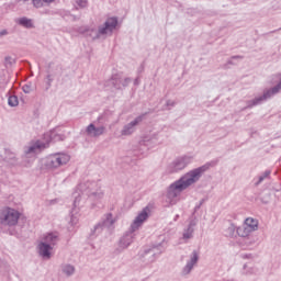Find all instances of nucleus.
<instances>
[{"mask_svg":"<svg viewBox=\"0 0 281 281\" xmlns=\"http://www.w3.org/2000/svg\"><path fill=\"white\" fill-rule=\"evenodd\" d=\"M132 79L131 78H122V89H124L125 87H128V85H131Z\"/></svg>","mask_w":281,"mask_h":281,"instance_id":"nucleus-29","label":"nucleus"},{"mask_svg":"<svg viewBox=\"0 0 281 281\" xmlns=\"http://www.w3.org/2000/svg\"><path fill=\"white\" fill-rule=\"evenodd\" d=\"M190 164H192L191 156L178 157L168 166L169 172H179L190 166Z\"/></svg>","mask_w":281,"mask_h":281,"instance_id":"nucleus-9","label":"nucleus"},{"mask_svg":"<svg viewBox=\"0 0 281 281\" xmlns=\"http://www.w3.org/2000/svg\"><path fill=\"white\" fill-rule=\"evenodd\" d=\"M4 166H16L19 160L16 159V154L10 149H4L3 154L0 156Z\"/></svg>","mask_w":281,"mask_h":281,"instance_id":"nucleus-13","label":"nucleus"},{"mask_svg":"<svg viewBox=\"0 0 281 281\" xmlns=\"http://www.w3.org/2000/svg\"><path fill=\"white\" fill-rule=\"evenodd\" d=\"M20 214L16 210L7 207L0 213V224L8 225L9 227H14L19 223Z\"/></svg>","mask_w":281,"mask_h":281,"instance_id":"nucleus-8","label":"nucleus"},{"mask_svg":"<svg viewBox=\"0 0 281 281\" xmlns=\"http://www.w3.org/2000/svg\"><path fill=\"white\" fill-rule=\"evenodd\" d=\"M68 161H71V156L65 153H57L50 155L46 160V167L49 170H58V168H63V166H67Z\"/></svg>","mask_w":281,"mask_h":281,"instance_id":"nucleus-6","label":"nucleus"},{"mask_svg":"<svg viewBox=\"0 0 281 281\" xmlns=\"http://www.w3.org/2000/svg\"><path fill=\"white\" fill-rule=\"evenodd\" d=\"M271 178V170H266L263 173H261L258 177L257 182H255V186L258 187L260 186V183H262V181H265L266 179H270Z\"/></svg>","mask_w":281,"mask_h":281,"instance_id":"nucleus-22","label":"nucleus"},{"mask_svg":"<svg viewBox=\"0 0 281 281\" xmlns=\"http://www.w3.org/2000/svg\"><path fill=\"white\" fill-rule=\"evenodd\" d=\"M115 27H117V18H109L98 29L89 26L79 27V34H82L86 38H91V41H106V37L113 34Z\"/></svg>","mask_w":281,"mask_h":281,"instance_id":"nucleus-2","label":"nucleus"},{"mask_svg":"<svg viewBox=\"0 0 281 281\" xmlns=\"http://www.w3.org/2000/svg\"><path fill=\"white\" fill-rule=\"evenodd\" d=\"M75 10H85V8H88L89 1L88 0H76Z\"/></svg>","mask_w":281,"mask_h":281,"instance_id":"nucleus-24","label":"nucleus"},{"mask_svg":"<svg viewBox=\"0 0 281 281\" xmlns=\"http://www.w3.org/2000/svg\"><path fill=\"white\" fill-rule=\"evenodd\" d=\"M81 194H86V196H89V199H92L93 201H100L101 199H104L102 184H100L98 181L88 180L78 184L77 191L72 193L75 199L74 207H78V205H80V199L82 198Z\"/></svg>","mask_w":281,"mask_h":281,"instance_id":"nucleus-3","label":"nucleus"},{"mask_svg":"<svg viewBox=\"0 0 281 281\" xmlns=\"http://www.w3.org/2000/svg\"><path fill=\"white\" fill-rule=\"evenodd\" d=\"M115 224V218H113V213H106L103 215L101 221L94 225L93 229H91L90 236L95 237L100 236L104 229H109V227H113Z\"/></svg>","mask_w":281,"mask_h":281,"instance_id":"nucleus-7","label":"nucleus"},{"mask_svg":"<svg viewBox=\"0 0 281 281\" xmlns=\"http://www.w3.org/2000/svg\"><path fill=\"white\" fill-rule=\"evenodd\" d=\"M47 89H49V87H52V82H54V78H52V75H47Z\"/></svg>","mask_w":281,"mask_h":281,"instance_id":"nucleus-31","label":"nucleus"},{"mask_svg":"<svg viewBox=\"0 0 281 281\" xmlns=\"http://www.w3.org/2000/svg\"><path fill=\"white\" fill-rule=\"evenodd\" d=\"M257 229L258 220H254L252 217L246 218L245 223L237 227V234L244 238V245H246V247H251V245H254L255 241L251 240L250 234L257 232Z\"/></svg>","mask_w":281,"mask_h":281,"instance_id":"nucleus-5","label":"nucleus"},{"mask_svg":"<svg viewBox=\"0 0 281 281\" xmlns=\"http://www.w3.org/2000/svg\"><path fill=\"white\" fill-rule=\"evenodd\" d=\"M148 220V210L144 209L132 223L130 231L126 232L119 241L120 249H127L132 243L133 238H135V232L144 225V222Z\"/></svg>","mask_w":281,"mask_h":281,"instance_id":"nucleus-4","label":"nucleus"},{"mask_svg":"<svg viewBox=\"0 0 281 281\" xmlns=\"http://www.w3.org/2000/svg\"><path fill=\"white\" fill-rule=\"evenodd\" d=\"M203 203H204V200H201L200 205H203Z\"/></svg>","mask_w":281,"mask_h":281,"instance_id":"nucleus-39","label":"nucleus"},{"mask_svg":"<svg viewBox=\"0 0 281 281\" xmlns=\"http://www.w3.org/2000/svg\"><path fill=\"white\" fill-rule=\"evenodd\" d=\"M9 106H19V98L16 95H10L8 99Z\"/></svg>","mask_w":281,"mask_h":281,"instance_id":"nucleus-25","label":"nucleus"},{"mask_svg":"<svg viewBox=\"0 0 281 281\" xmlns=\"http://www.w3.org/2000/svg\"><path fill=\"white\" fill-rule=\"evenodd\" d=\"M54 247L49 244H45L43 241H40L37 245V254L43 258L44 260H49L52 258V250Z\"/></svg>","mask_w":281,"mask_h":281,"instance_id":"nucleus-12","label":"nucleus"},{"mask_svg":"<svg viewBox=\"0 0 281 281\" xmlns=\"http://www.w3.org/2000/svg\"><path fill=\"white\" fill-rule=\"evenodd\" d=\"M18 1H24L25 2V1H30V0H18Z\"/></svg>","mask_w":281,"mask_h":281,"instance_id":"nucleus-40","label":"nucleus"},{"mask_svg":"<svg viewBox=\"0 0 281 281\" xmlns=\"http://www.w3.org/2000/svg\"><path fill=\"white\" fill-rule=\"evenodd\" d=\"M59 139H63V137L59 136Z\"/></svg>","mask_w":281,"mask_h":281,"instance_id":"nucleus-41","label":"nucleus"},{"mask_svg":"<svg viewBox=\"0 0 281 281\" xmlns=\"http://www.w3.org/2000/svg\"><path fill=\"white\" fill-rule=\"evenodd\" d=\"M216 166V161L206 162L205 165L198 167L195 169L190 170L189 172L184 173L173 183H171L167 188V201L170 205H177L179 202V196H181V192L188 190L190 186H194L198 181L201 180L204 172H207L210 168H214Z\"/></svg>","mask_w":281,"mask_h":281,"instance_id":"nucleus-1","label":"nucleus"},{"mask_svg":"<svg viewBox=\"0 0 281 281\" xmlns=\"http://www.w3.org/2000/svg\"><path fill=\"white\" fill-rule=\"evenodd\" d=\"M22 90L24 91V93H32V87H30L29 85L23 86Z\"/></svg>","mask_w":281,"mask_h":281,"instance_id":"nucleus-30","label":"nucleus"},{"mask_svg":"<svg viewBox=\"0 0 281 281\" xmlns=\"http://www.w3.org/2000/svg\"><path fill=\"white\" fill-rule=\"evenodd\" d=\"M18 23L19 25H22V27H26V30H32V27H34L32 19H27L26 16L20 18Z\"/></svg>","mask_w":281,"mask_h":281,"instance_id":"nucleus-21","label":"nucleus"},{"mask_svg":"<svg viewBox=\"0 0 281 281\" xmlns=\"http://www.w3.org/2000/svg\"><path fill=\"white\" fill-rule=\"evenodd\" d=\"M198 223H199V221L196 220V217H193L189 221V225L187 226V228H184L183 234H182L183 240H190V238H193L194 227H196Z\"/></svg>","mask_w":281,"mask_h":281,"instance_id":"nucleus-16","label":"nucleus"},{"mask_svg":"<svg viewBox=\"0 0 281 281\" xmlns=\"http://www.w3.org/2000/svg\"><path fill=\"white\" fill-rule=\"evenodd\" d=\"M196 262H199V252L196 250H193L190 260L182 269V276H189L192 269H194V265H196Z\"/></svg>","mask_w":281,"mask_h":281,"instance_id":"nucleus-15","label":"nucleus"},{"mask_svg":"<svg viewBox=\"0 0 281 281\" xmlns=\"http://www.w3.org/2000/svg\"><path fill=\"white\" fill-rule=\"evenodd\" d=\"M32 3L34 8H43V5H45L43 0H32Z\"/></svg>","mask_w":281,"mask_h":281,"instance_id":"nucleus-28","label":"nucleus"},{"mask_svg":"<svg viewBox=\"0 0 281 281\" xmlns=\"http://www.w3.org/2000/svg\"><path fill=\"white\" fill-rule=\"evenodd\" d=\"M233 58H243L241 56H233Z\"/></svg>","mask_w":281,"mask_h":281,"instance_id":"nucleus-37","label":"nucleus"},{"mask_svg":"<svg viewBox=\"0 0 281 281\" xmlns=\"http://www.w3.org/2000/svg\"><path fill=\"white\" fill-rule=\"evenodd\" d=\"M15 60L11 56H7L4 58V65L5 67H12L14 65Z\"/></svg>","mask_w":281,"mask_h":281,"instance_id":"nucleus-26","label":"nucleus"},{"mask_svg":"<svg viewBox=\"0 0 281 281\" xmlns=\"http://www.w3.org/2000/svg\"><path fill=\"white\" fill-rule=\"evenodd\" d=\"M58 240H60L58 233H47L42 237L41 243L50 245V247H56V245H58Z\"/></svg>","mask_w":281,"mask_h":281,"instance_id":"nucleus-18","label":"nucleus"},{"mask_svg":"<svg viewBox=\"0 0 281 281\" xmlns=\"http://www.w3.org/2000/svg\"><path fill=\"white\" fill-rule=\"evenodd\" d=\"M166 104L167 106H175V101L168 100Z\"/></svg>","mask_w":281,"mask_h":281,"instance_id":"nucleus-34","label":"nucleus"},{"mask_svg":"<svg viewBox=\"0 0 281 281\" xmlns=\"http://www.w3.org/2000/svg\"><path fill=\"white\" fill-rule=\"evenodd\" d=\"M43 148H45V144L37 140L36 143H34L31 146L25 148V154L26 155H32L34 153H38V150H43Z\"/></svg>","mask_w":281,"mask_h":281,"instance_id":"nucleus-19","label":"nucleus"},{"mask_svg":"<svg viewBox=\"0 0 281 281\" xmlns=\"http://www.w3.org/2000/svg\"><path fill=\"white\" fill-rule=\"evenodd\" d=\"M104 131H106V127H95V125L91 123L87 126L86 133L89 137H100V135H104Z\"/></svg>","mask_w":281,"mask_h":281,"instance_id":"nucleus-17","label":"nucleus"},{"mask_svg":"<svg viewBox=\"0 0 281 281\" xmlns=\"http://www.w3.org/2000/svg\"><path fill=\"white\" fill-rule=\"evenodd\" d=\"M60 269L64 276H67V278H71V276L76 273V267H74V265L71 263H63L60 266Z\"/></svg>","mask_w":281,"mask_h":281,"instance_id":"nucleus-20","label":"nucleus"},{"mask_svg":"<svg viewBox=\"0 0 281 281\" xmlns=\"http://www.w3.org/2000/svg\"><path fill=\"white\" fill-rule=\"evenodd\" d=\"M111 85H113L115 89H122V77L114 75L111 79Z\"/></svg>","mask_w":281,"mask_h":281,"instance_id":"nucleus-23","label":"nucleus"},{"mask_svg":"<svg viewBox=\"0 0 281 281\" xmlns=\"http://www.w3.org/2000/svg\"><path fill=\"white\" fill-rule=\"evenodd\" d=\"M42 1H43L44 5L45 4L49 5V3H54V1H56V0H42Z\"/></svg>","mask_w":281,"mask_h":281,"instance_id":"nucleus-33","label":"nucleus"},{"mask_svg":"<svg viewBox=\"0 0 281 281\" xmlns=\"http://www.w3.org/2000/svg\"><path fill=\"white\" fill-rule=\"evenodd\" d=\"M243 258H251V255H243Z\"/></svg>","mask_w":281,"mask_h":281,"instance_id":"nucleus-35","label":"nucleus"},{"mask_svg":"<svg viewBox=\"0 0 281 281\" xmlns=\"http://www.w3.org/2000/svg\"><path fill=\"white\" fill-rule=\"evenodd\" d=\"M134 85H139V81L135 79Z\"/></svg>","mask_w":281,"mask_h":281,"instance_id":"nucleus-36","label":"nucleus"},{"mask_svg":"<svg viewBox=\"0 0 281 281\" xmlns=\"http://www.w3.org/2000/svg\"><path fill=\"white\" fill-rule=\"evenodd\" d=\"M10 34V32H8V30H2L0 31V38H3V36H8Z\"/></svg>","mask_w":281,"mask_h":281,"instance_id":"nucleus-32","label":"nucleus"},{"mask_svg":"<svg viewBox=\"0 0 281 281\" xmlns=\"http://www.w3.org/2000/svg\"><path fill=\"white\" fill-rule=\"evenodd\" d=\"M201 207V204H199L198 206H195V210H199Z\"/></svg>","mask_w":281,"mask_h":281,"instance_id":"nucleus-38","label":"nucleus"},{"mask_svg":"<svg viewBox=\"0 0 281 281\" xmlns=\"http://www.w3.org/2000/svg\"><path fill=\"white\" fill-rule=\"evenodd\" d=\"M164 251H166V248L162 247L161 244H158L157 246L145 250L142 255V260L145 265H150V262H155V257L159 254H164Z\"/></svg>","mask_w":281,"mask_h":281,"instance_id":"nucleus-10","label":"nucleus"},{"mask_svg":"<svg viewBox=\"0 0 281 281\" xmlns=\"http://www.w3.org/2000/svg\"><path fill=\"white\" fill-rule=\"evenodd\" d=\"M144 117H146V114H140L136 116L132 122L125 124L121 131V135H123L124 137L133 135V133L137 131V126H139V124L144 122Z\"/></svg>","mask_w":281,"mask_h":281,"instance_id":"nucleus-11","label":"nucleus"},{"mask_svg":"<svg viewBox=\"0 0 281 281\" xmlns=\"http://www.w3.org/2000/svg\"><path fill=\"white\" fill-rule=\"evenodd\" d=\"M236 229H238V228H236V225L231 224V225L228 226V228L226 229L227 236H234Z\"/></svg>","mask_w":281,"mask_h":281,"instance_id":"nucleus-27","label":"nucleus"},{"mask_svg":"<svg viewBox=\"0 0 281 281\" xmlns=\"http://www.w3.org/2000/svg\"><path fill=\"white\" fill-rule=\"evenodd\" d=\"M157 144V135H151V136H144L139 140V147L140 150H150V148H154Z\"/></svg>","mask_w":281,"mask_h":281,"instance_id":"nucleus-14","label":"nucleus"}]
</instances>
